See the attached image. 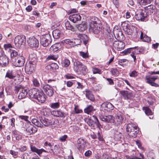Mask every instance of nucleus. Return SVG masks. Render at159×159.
<instances>
[{"instance_id": "obj_1", "label": "nucleus", "mask_w": 159, "mask_h": 159, "mask_svg": "<svg viewBox=\"0 0 159 159\" xmlns=\"http://www.w3.org/2000/svg\"><path fill=\"white\" fill-rule=\"evenodd\" d=\"M28 94L31 98L36 99L39 103H43L46 100L45 95L41 90L34 89L29 90Z\"/></svg>"}, {"instance_id": "obj_2", "label": "nucleus", "mask_w": 159, "mask_h": 159, "mask_svg": "<svg viewBox=\"0 0 159 159\" xmlns=\"http://www.w3.org/2000/svg\"><path fill=\"white\" fill-rule=\"evenodd\" d=\"M100 23L101 21L97 17H94L92 18L89 24V31L95 34H98L102 27Z\"/></svg>"}, {"instance_id": "obj_3", "label": "nucleus", "mask_w": 159, "mask_h": 159, "mask_svg": "<svg viewBox=\"0 0 159 159\" xmlns=\"http://www.w3.org/2000/svg\"><path fill=\"white\" fill-rule=\"evenodd\" d=\"M148 16L146 11L140 9L138 10L135 12L134 17L138 20L143 21L146 20Z\"/></svg>"}, {"instance_id": "obj_4", "label": "nucleus", "mask_w": 159, "mask_h": 159, "mask_svg": "<svg viewBox=\"0 0 159 159\" xmlns=\"http://www.w3.org/2000/svg\"><path fill=\"white\" fill-rule=\"evenodd\" d=\"M74 61V68L75 70L77 72L86 71L87 67L81 62L75 59Z\"/></svg>"}, {"instance_id": "obj_5", "label": "nucleus", "mask_w": 159, "mask_h": 159, "mask_svg": "<svg viewBox=\"0 0 159 159\" xmlns=\"http://www.w3.org/2000/svg\"><path fill=\"white\" fill-rule=\"evenodd\" d=\"M14 65L16 66L20 67L23 66L25 62V58L21 53H19L17 58L12 59V61Z\"/></svg>"}, {"instance_id": "obj_6", "label": "nucleus", "mask_w": 159, "mask_h": 159, "mask_svg": "<svg viewBox=\"0 0 159 159\" xmlns=\"http://www.w3.org/2000/svg\"><path fill=\"white\" fill-rule=\"evenodd\" d=\"M51 42V36L49 34L42 35L40 37V43L43 47L48 46Z\"/></svg>"}, {"instance_id": "obj_7", "label": "nucleus", "mask_w": 159, "mask_h": 159, "mask_svg": "<svg viewBox=\"0 0 159 159\" xmlns=\"http://www.w3.org/2000/svg\"><path fill=\"white\" fill-rule=\"evenodd\" d=\"M25 37L23 35H18L15 38L14 43L16 46L18 48L24 45L25 43Z\"/></svg>"}, {"instance_id": "obj_8", "label": "nucleus", "mask_w": 159, "mask_h": 159, "mask_svg": "<svg viewBox=\"0 0 159 159\" xmlns=\"http://www.w3.org/2000/svg\"><path fill=\"white\" fill-rule=\"evenodd\" d=\"M85 121H86L88 125L91 127H93L94 124H95L97 127H98L101 125L97 118L95 116H92L90 118L87 119Z\"/></svg>"}, {"instance_id": "obj_9", "label": "nucleus", "mask_w": 159, "mask_h": 159, "mask_svg": "<svg viewBox=\"0 0 159 159\" xmlns=\"http://www.w3.org/2000/svg\"><path fill=\"white\" fill-rule=\"evenodd\" d=\"M27 42L30 47L38 48L39 46V41L34 36L30 37L27 40Z\"/></svg>"}, {"instance_id": "obj_10", "label": "nucleus", "mask_w": 159, "mask_h": 159, "mask_svg": "<svg viewBox=\"0 0 159 159\" xmlns=\"http://www.w3.org/2000/svg\"><path fill=\"white\" fill-rule=\"evenodd\" d=\"M158 77V76L157 75L146 76V78L147 80L146 82L150 84L152 86L155 87H158V84L154 82L155 80L157 79Z\"/></svg>"}, {"instance_id": "obj_11", "label": "nucleus", "mask_w": 159, "mask_h": 159, "mask_svg": "<svg viewBox=\"0 0 159 159\" xmlns=\"http://www.w3.org/2000/svg\"><path fill=\"white\" fill-rule=\"evenodd\" d=\"M114 119L115 125L116 126H118L120 125L123 122L124 117L123 115L118 114L115 116Z\"/></svg>"}, {"instance_id": "obj_12", "label": "nucleus", "mask_w": 159, "mask_h": 159, "mask_svg": "<svg viewBox=\"0 0 159 159\" xmlns=\"http://www.w3.org/2000/svg\"><path fill=\"white\" fill-rule=\"evenodd\" d=\"M43 89L46 94L49 97L52 96L53 94V91L52 87L48 84L43 86Z\"/></svg>"}, {"instance_id": "obj_13", "label": "nucleus", "mask_w": 159, "mask_h": 159, "mask_svg": "<svg viewBox=\"0 0 159 159\" xmlns=\"http://www.w3.org/2000/svg\"><path fill=\"white\" fill-rule=\"evenodd\" d=\"M113 44L114 47L118 51L123 49L125 46V43L122 41H115Z\"/></svg>"}, {"instance_id": "obj_14", "label": "nucleus", "mask_w": 159, "mask_h": 159, "mask_svg": "<svg viewBox=\"0 0 159 159\" xmlns=\"http://www.w3.org/2000/svg\"><path fill=\"white\" fill-rule=\"evenodd\" d=\"M101 110L103 111H109L110 110L113 109V106L112 104L109 102H106L102 103L101 105Z\"/></svg>"}, {"instance_id": "obj_15", "label": "nucleus", "mask_w": 159, "mask_h": 159, "mask_svg": "<svg viewBox=\"0 0 159 159\" xmlns=\"http://www.w3.org/2000/svg\"><path fill=\"white\" fill-rule=\"evenodd\" d=\"M35 66V65L31 63L27 64L25 68L26 73L28 74H31L34 71Z\"/></svg>"}, {"instance_id": "obj_16", "label": "nucleus", "mask_w": 159, "mask_h": 159, "mask_svg": "<svg viewBox=\"0 0 159 159\" xmlns=\"http://www.w3.org/2000/svg\"><path fill=\"white\" fill-rule=\"evenodd\" d=\"M81 17L80 15L77 14H74L70 15L69 16L70 20L74 23H77L81 20Z\"/></svg>"}, {"instance_id": "obj_17", "label": "nucleus", "mask_w": 159, "mask_h": 159, "mask_svg": "<svg viewBox=\"0 0 159 159\" xmlns=\"http://www.w3.org/2000/svg\"><path fill=\"white\" fill-rule=\"evenodd\" d=\"M78 148L82 150L85 148L87 146V142L83 139L80 138L77 141Z\"/></svg>"}, {"instance_id": "obj_18", "label": "nucleus", "mask_w": 159, "mask_h": 159, "mask_svg": "<svg viewBox=\"0 0 159 159\" xmlns=\"http://www.w3.org/2000/svg\"><path fill=\"white\" fill-rule=\"evenodd\" d=\"M101 120L107 123H114V117L111 115L102 116L100 117Z\"/></svg>"}, {"instance_id": "obj_19", "label": "nucleus", "mask_w": 159, "mask_h": 159, "mask_svg": "<svg viewBox=\"0 0 159 159\" xmlns=\"http://www.w3.org/2000/svg\"><path fill=\"white\" fill-rule=\"evenodd\" d=\"M40 120L41 124L42 125H43L45 126H48L52 124V119H48L44 117H41Z\"/></svg>"}, {"instance_id": "obj_20", "label": "nucleus", "mask_w": 159, "mask_h": 159, "mask_svg": "<svg viewBox=\"0 0 159 159\" xmlns=\"http://www.w3.org/2000/svg\"><path fill=\"white\" fill-rule=\"evenodd\" d=\"M9 62V59L6 56L1 57L0 58V65L2 67L7 66Z\"/></svg>"}, {"instance_id": "obj_21", "label": "nucleus", "mask_w": 159, "mask_h": 159, "mask_svg": "<svg viewBox=\"0 0 159 159\" xmlns=\"http://www.w3.org/2000/svg\"><path fill=\"white\" fill-rule=\"evenodd\" d=\"M30 148L31 150L34 152H35L37 153L39 156L41 155L42 154L43 152H45L46 153H48V152L45 150L43 149H39L36 148L34 146L31 145L30 146Z\"/></svg>"}, {"instance_id": "obj_22", "label": "nucleus", "mask_w": 159, "mask_h": 159, "mask_svg": "<svg viewBox=\"0 0 159 159\" xmlns=\"http://www.w3.org/2000/svg\"><path fill=\"white\" fill-rule=\"evenodd\" d=\"M85 93H84L85 94L86 98L90 101L93 102L95 99L94 96L92 92L87 89L85 90Z\"/></svg>"}, {"instance_id": "obj_23", "label": "nucleus", "mask_w": 159, "mask_h": 159, "mask_svg": "<svg viewBox=\"0 0 159 159\" xmlns=\"http://www.w3.org/2000/svg\"><path fill=\"white\" fill-rule=\"evenodd\" d=\"M120 93L123 96L125 99H128L133 96L132 93L127 91H122Z\"/></svg>"}, {"instance_id": "obj_24", "label": "nucleus", "mask_w": 159, "mask_h": 159, "mask_svg": "<svg viewBox=\"0 0 159 159\" xmlns=\"http://www.w3.org/2000/svg\"><path fill=\"white\" fill-rule=\"evenodd\" d=\"M137 128H138L137 126L131 122L130 123H128L127 125L126 131L128 133L133 130H136V129Z\"/></svg>"}, {"instance_id": "obj_25", "label": "nucleus", "mask_w": 159, "mask_h": 159, "mask_svg": "<svg viewBox=\"0 0 159 159\" xmlns=\"http://www.w3.org/2000/svg\"><path fill=\"white\" fill-rule=\"evenodd\" d=\"M76 41H80L79 39H74V41L73 40H71L69 39H66L63 40V42L66 44H68L70 45L71 46H73L77 45L78 43H77L76 42Z\"/></svg>"}, {"instance_id": "obj_26", "label": "nucleus", "mask_w": 159, "mask_h": 159, "mask_svg": "<svg viewBox=\"0 0 159 159\" xmlns=\"http://www.w3.org/2000/svg\"><path fill=\"white\" fill-rule=\"evenodd\" d=\"M36 128L33 125L30 124L26 129L27 132L29 133L30 134L35 133L37 131Z\"/></svg>"}, {"instance_id": "obj_27", "label": "nucleus", "mask_w": 159, "mask_h": 159, "mask_svg": "<svg viewBox=\"0 0 159 159\" xmlns=\"http://www.w3.org/2000/svg\"><path fill=\"white\" fill-rule=\"evenodd\" d=\"M155 7L153 5H149L146 7V12L148 14L151 15L155 11Z\"/></svg>"}, {"instance_id": "obj_28", "label": "nucleus", "mask_w": 159, "mask_h": 159, "mask_svg": "<svg viewBox=\"0 0 159 159\" xmlns=\"http://www.w3.org/2000/svg\"><path fill=\"white\" fill-rule=\"evenodd\" d=\"M77 29L80 31L82 32L87 29V25L85 22H83L81 24L78 25Z\"/></svg>"}, {"instance_id": "obj_29", "label": "nucleus", "mask_w": 159, "mask_h": 159, "mask_svg": "<svg viewBox=\"0 0 159 159\" xmlns=\"http://www.w3.org/2000/svg\"><path fill=\"white\" fill-rule=\"evenodd\" d=\"M61 48V44L57 43L52 45L50 48V50L51 52H55L58 51Z\"/></svg>"}, {"instance_id": "obj_30", "label": "nucleus", "mask_w": 159, "mask_h": 159, "mask_svg": "<svg viewBox=\"0 0 159 159\" xmlns=\"http://www.w3.org/2000/svg\"><path fill=\"white\" fill-rule=\"evenodd\" d=\"M79 38L80 39V41H83L84 44L86 45L88 41V37L85 34H80L78 35Z\"/></svg>"}, {"instance_id": "obj_31", "label": "nucleus", "mask_w": 159, "mask_h": 159, "mask_svg": "<svg viewBox=\"0 0 159 159\" xmlns=\"http://www.w3.org/2000/svg\"><path fill=\"white\" fill-rule=\"evenodd\" d=\"M52 34L53 38L55 39H59L61 35V31L58 29H55L53 30Z\"/></svg>"}, {"instance_id": "obj_32", "label": "nucleus", "mask_w": 159, "mask_h": 159, "mask_svg": "<svg viewBox=\"0 0 159 159\" xmlns=\"http://www.w3.org/2000/svg\"><path fill=\"white\" fill-rule=\"evenodd\" d=\"M16 76L12 70H8L7 72L5 77L8 78L10 79H14Z\"/></svg>"}, {"instance_id": "obj_33", "label": "nucleus", "mask_w": 159, "mask_h": 159, "mask_svg": "<svg viewBox=\"0 0 159 159\" xmlns=\"http://www.w3.org/2000/svg\"><path fill=\"white\" fill-rule=\"evenodd\" d=\"M27 94V91L25 89H21L20 91L18 97L20 99H21L24 98Z\"/></svg>"}, {"instance_id": "obj_34", "label": "nucleus", "mask_w": 159, "mask_h": 159, "mask_svg": "<svg viewBox=\"0 0 159 159\" xmlns=\"http://www.w3.org/2000/svg\"><path fill=\"white\" fill-rule=\"evenodd\" d=\"M139 132L138 128L136 129H135L132 130L131 131L128 133V134L130 136L134 138H135L137 136V135Z\"/></svg>"}, {"instance_id": "obj_35", "label": "nucleus", "mask_w": 159, "mask_h": 159, "mask_svg": "<svg viewBox=\"0 0 159 159\" xmlns=\"http://www.w3.org/2000/svg\"><path fill=\"white\" fill-rule=\"evenodd\" d=\"M85 113L89 114L90 113L95 111L93 107L91 105H89L84 109Z\"/></svg>"}, {"instance_id": "obj_36", "label": "nucleus", "mask_w": 159, "mask_h": 159, "mask_svg": "<svg viewBox=\"0 0 159 159\" xmlns=\"http://www.w3.org/2000/svg\"><path fill=\"white\" fill-rule=\"evenodd\" d=\"M11 60L12 61V59L17 58L19 56V53L15 50H12L10 52Z\"/></svg>"}, {"instance_id": "obj_37", "label": "nucleus", "mask_w": 159, "mask_h": 159, "mask_svg": "<svg viewBox=\"0 0 159 159\" xmlns=\"http://www.w3.org/2000/svg\"><path fill=\"white\" fill-rule=\"evenodd\" d=\"M55 113L54 116L59 117H65L64 113L61 110H57L56 111H53V113Z\"/></svg>"}, {"instance_id": "obj_38", "label": "nucleus", "mask_w": 159, "mask_h": 159, "mask_svg": "<svg viewBox=\"0 0 159 159\" xmlns=\"http://www.w3.org/2000/svg\"><path fill=\"white\" fill-rule=\"evenodd\" d=\"M153 0H138L139 4L143 5H146L150 4Z\"/></svg>"}, {"instance_id": "obj_39", "label": "nucleus", "mask_w": 159, "mask_h": 159, "mask_svg": "<svg viewBox=\"0 0 159 159\" xmlns=\"http://www.w3.org/2000/svg\"><path fill=\"white\" fill-rule=\"evenodd\" d=\"M143 110L144 111L146 115H149L152 114L151 110L148 107H143Z\"/></svg>"}, {"instance_id": "obj_40", "label": "nucleus", "mask_w": 159, "mask_h": 159, "mask_svg": "<svg viewBox=\"0 0 159 159\" xmlns=\"http://www.w3.org/2000/svg\"><path fill=\"white\" fill-rule=\"evenodd\" d=\"M70 63L69 60L67 59H65L63 60L62 62V65L63 67H68Z\"/></svg>"}, {"instance_id": "obj_41", "label": "nucleus", "mask_w": 159, "mask_h": 159, "mask_svg": "<svg viewBox=\"0 0 159 159\" xmlns=\"http://www.w3.org/2000/svg\"><path fill=\"white\" fill-rule=\"evenodd\" d=\"M59 106L60 103L59 102L52 103L50 104V107L52 109H57L59 107Z\"/></svg>"}, {"instance_id": "obj_42", "label": "nucleus", "mask_w": 159, "mask_h": 159, "mask_svg": "<svg viewBox=\"0 0 159 159\" xmlns=\"http://www.w3.org/2000/svg\"><path fill=\"white\" fill-rule=\"evenodd\" d=\"M92 70L93 74H101L102 73V71L101 70L96 67H93Z\"/></svg>"}, {"instance_id": "obj_43", "label": "nucleus", "mask_w": 159, "mask_h": 159, "mask_svg": "<svg viewBox=\"0 0 159 159\" xmlns=\"http://www.w3.org/2000/svg\"><path fill=\"white\" fill-rule=\"evenodd\" d=\"M32 122L33 124L38 127H41L42 126V125L41 124L40 121H39L36 119H33Z\"/></svg>"}, {"instance_id": "obj_44", "label": "nucleus", "mask_w": 159, "mask_h": 159, "mask_svg": "<svg viewBox=\"0 0 159 159\" xmlns=\"http://www.w3.org/2000/svg\"><path fill=\"white\" fill-rule=\"evenodd\" d=\"M4 47L5 50L8 51V52H10L11 50H12L11 48H12V47L10 43L5 44L4 45Z\"/></svg>"}, {"instance_id": "obj_45", "label": "nucleus", "mask_w": 159, "mask_h": 159, "mask_svg": "<svg viewBox=\"0 0 159 159\" xmlns=\"http://www.w3.org/2000/svg\"><path fill=\"white\" fill-rule=\"evenodd\" d=\"M65 26L67 29L70 30L72 31L74 30L73 26L70 24V22L67 21L65 23Z\"/></svg>"}, {"instance_id": "obj_46", "label": "nucleus", "mask_w": 159, "mask_h": 159, "mask_svg": "<svg viewBox=\"0 0 159 159\" xmlns=\"http://www.w3.org/2000/svg\"><path fill=\"white\" fill-rule=\"evenodd\" d=\"M134 48H130L125 49L124 51H122L121 53L123 54V55H126L129 53H130L132 51V50Z\"/></svg>"}, {"instance_id": "obj_47", "label": "nucleus", "mask_w": 159, "mask_h": 159, "mask_svg": "<svg viewBox=\"0 0 159 159\" xmlns=\"http://www.w3.org/2000/svg\"><path fill=\"white\" fill-rule=\"evenodd\" d=\"M33 83L34 86L36 87H39L40 84L39 81L36 79L34 78L33 80Z\"/></svg>"}, {"instance_id": "obj_48", "label": "nucleus", "mask_w": 159, "mask_h": 159, "mask_svg": "<svg viewBox=\"0 0 159 159\" xmlns=\"http://www.w3.org/2000/svg\"><path fill=\"white\" fill-rule=\"evenodd\" d=\"M58 58L57 55H50L48 56L47 58V60H56Z\"/></svg>"}, {"instance_id": "obj_49", "label": "nucleus", "mask_w": 159, "mask_h": 159, "mask_svg": "<svg viewBox=\"0 0 159 159\" xmlns=\"http://www.w3.org/2000/svg\"><path fill=\"white\" fill-rule=\"evenodd\" d=\"M111 72L112 75L115 76H117L119 74L118 71L116 69H112Z\"/></svg>"}, {"instance_id": "obj_50", "label": "nucleus", "mask_w": 159, "mask_h": 159, "mask_svg": "<svg viewBox=\"0 0 159 159\" xmlns=\"http://www.w3.org/2000/svg\"><path fill=\"white\" fill-rule=\"evenodd\" d=\"M50 66L52 70L57 69L59 68V66L57 64L55 63H51L50 65Z\"/></svg>"}, {"instance_id": "obj_51", "label": "nucleus", "mask_w": 159, "mask_h": 159, "mask_svg": "<svg viewBox=\"0 0 159 159\" xmlns=\"http://www.w3.org/2000/svg\"><path fill=\"white\" fill-rule=\"evenodd\" d=\"M129 75L131 77H135L138 75L137 72L134 70L129 73Z\"/></svg>"}, {"instance_id": "obj_52", "label": "nucleus", "mask_w": 159, "mask_h": 159, "mask_svg": "<svg viewBox=\"0 0 159 159\" xmlns=\"http://www.w3.org/2000/svg\"><path fill=\"white\" fill-rule=\"evenodd\" d=\"M80 55L84 58H86L89 57V56L87 52L85 53L83 52H80Z\"/></svg>"}, {"instance_id": "obj_53", "label": "nucleus", "mask_w": 159, "mask_h": 159, "mask_svg": "<svg viewBox=\"0 0 159 159\" xmlns=\"http://www.w3.org/2000/svg\"><path fill=\"white\" fill-rule=\"evenodd\" d=\"M30 60V61H29V63L36 65V62H37V58H34V59H31Z\"/></svg>"}, {"instance_id": "obj_54", "label": "nucleus", "mask_w": 159, "mask_h": 159, "mask_svg": "<svg viewBox=\"0 0 159 159\" xmlns=\"http://www.w3.org/2000/svg\"><path fill=\"white\" fill-rule=\"evenodd\" d=\"M150 40L151 39L146 35H145L143 38V41L144 42H149L150 41Z\"/></svg>"}, {"instance_id": "obj_55", "label": "nucleus", "mask_w": 159, "mask_h": 159, "mask_svg": "<svg viewBox=\"0 0 159 159\" xmlns=\"http://www.w3.org/2000/svg\"><path fill=\"white\" fill-rule=\"evenodd\" d=\"M67 138V136L66 135H64L63 136L59 138V140L61 142H64L66 140V139Z\"/></svg>"}, {"instance_id": "obj_56", "label": "nucleus", "mask_w": 159, "mask_h": 159, "mask_svg": "<svg viewBox=\"0 0 159 159\" xmlns=\"http://www.w3.org/2000/svg\"><path fill=\"white\" fill-rule=\"evenodd\" d=\"M98 138L99 141H102L104 139L100 133L98 131L97 133Z\"/></svg>"}, {"instance_id": "obj_57", "label": "nucleus", "mask_w": 159, "mask_h": 159, "mask_svg": "<svg viewBox=\"0 0 159 159\" xmlns=\"http://www.w3.org/2000/svg\"><path fill=\"white\" fill-rule=\"evenodd\" d=\"M134 49L133 48V49L132 50L131 52V54L130 55V56L132 57L134 59V62H135L136 60V57L135 56V55H136L135 53L133 51V50Z\"/></svg>"}, {"instance_id": "obj_58", "label": "nucleus", "mask_w": 159, "mask_h": 159, "mask_svg": "<svg viewBox=\"0 0 159 159\" xmlns=\"http://www.w3.org/2000/svg\"><path fill=\"white\" fill-rule=\"evenodd\" d=\"M134 48V49L133 50V51L135 53L136 55L142 53V51L140 50L139 49H135V48H136V47Z\"/></svg>"}, {"instance_id": "obj_59", "label": "nucleus", "mask_w": 159, "mask_h": 159, "mask_svg": "<svg viewBox=\"0 0 159 159\" xmlns=\"http://www.w3.org/2000/svg\"><path fill=\"white\" fill-rule=\"evenodd\" d=\"M23 159H30L31 157L30 155L27 153H25L23 155Z\"/></svg>"}, {"instance_id": "obj_60", "label": "nucleus", "mask_w": 159, "mask_h": 159, "mask_svg": "<svg viewBox=\"0 0 159 159\" xmlns=\"http://www.w3.org/2000/svg\"><path fill=\"white\" fill-rule=\"evenodd\" d=\"M32 14L35 16L36 17H39L40 16V13L38 11H32Z\"/></svg>"}, {"instance_id": "obj_61", "label": "nucleus", "mask_w": 159, "mask_h": 159, "mask_svg": "<svg viewBox=\"0 0 159 159\" xmlns=\"http://www.w3.org/2000/svg\"><path fill=\"white\" fill-rule=\"evenodd\" d=\"M92 154V152L90 150H88L84 153V155L87 157H89Z\"/></svg>"}, {"instance_id": "obj_62", "label": "nucleus", "mask_w": 159, "mask_h": 159, "mask_svg": "<svg viewBox=\"0 0 159 159\" xmlns=\"http://www.w3.org/2000/svg\"><path fill=\"white\" fill-rule=\"evenodd\" d=\"M106 79L109 82V84L110 85H113L114 84V82L111 79L109 78H107Z\"/></svg>"}, {"instance_id": "obj_63", "label": "nucleus", "mask_w": 159, "mask_h": 159, "mask_svg": "<svg viewBox=\"0 0 159 159\" xmlns=\"http://www.w3.org/2000/svg\"><path fill=\"white\" fill-rule=\"evenodd\" d=\"M44 145L45 147L48 146L49 147V148H50L52 146V145L51 143L46 141Z\"/></svg>"}, {"instance_id": "obj_64", "label": "nucleus", "mask_w": 159, "mask_h": 159, "mask_svg": "<svg viewBox=\"0 0 159 159\" xmlns=\"http://www.w3.org/2000/svg\"><path fill=\"white\" fill-rule=\"evenodd\" d=\"M127 61V60L125 59H120L118 63L120 65H122L123 63Z\"/></svg>"}]
</instances>
